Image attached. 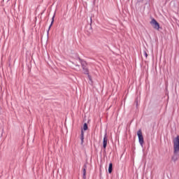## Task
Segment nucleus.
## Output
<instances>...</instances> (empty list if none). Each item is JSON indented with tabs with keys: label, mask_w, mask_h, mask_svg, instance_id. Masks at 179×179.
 Here are the masks:
<instances>
[{
	"label": "nucleus",
	"mask_w": 179,
	"mask_h": 179,
	"mask_svg": "<svg viewBox=\"0 0 179 179\" xmlns=\"http://www.w3.org/2000/svg\"><path fill=\"white\" fill-rule=\"evenodd\" d=\"M173 150L174 153H178L179 152V136H178L173 138Z\"/></svg>",
	"instance_id": "obj_1"
},
{
	"label": "nucleus",
	"mask_w": 179,
	"mask_h": 179,
	"mask_svg": "<svg viewBox=\"0 0 179 179\" xmlns=\"http://www.w3.org/2000/svg\"><path fill=\"white\" fill-rule=\"evenodd\" d=\"M150 23L152 26L153 29H155V30H159V29H160V24L159 22H157V21H156V20L152 19Z\"/></svg>",
	"instance_id": "obj_2"
},
{
	"label": "nucleus",
	"mask_w": 179,
	"mask_h": 179,
	"mask_svg": "<svg viewBox=\"0 0 179 179\" xmlns=\"http://www.w3.org/2000/svg\"><path fill=\"white\" fill-rule=\"evenodd\" d=\"M137 135L138 137V142L141 146H143L144 141H143V136L142 135V130H138L137 131Z\"/></svg>",
	"instance_id": "obj_3"
},
{
	"label": "nucleus",
	"mask_w": 179,
	"mask_h": 179,
	"mask_svg": "<svg viewBox=\"0 0 179 179\" xmlns=\"http://www.w3.org/2000/svg\"><path fill=\"white\" fill-rule=\"evenodd\" d=\"M85 139V133L83 132V129L81 131V144H83Z\"/></svg>",
	"instance_id": "obj_4"
},
{
	"label": "nucleus",
	"mask_w": 179,
	"mask_h": 179,
	"mask_svg": "<svg viewBox=\"0 0 179 179\" xmlns=\"http://www.w3.org/2000/svg\"><path fill=\"white\" fill-rule=\"evenodd\" d=\"M108 173L111 174L113 173V163L109 164Z\"/></svg>",
	"instance_id": "obj_5"
},
{
	"label": "nucleus",
	"mask_w": 179,
	"mask_h": 179,
	"mask_svg": "<svg viewBox=\"0 0 179 179\" xmlns=\"http://www.w3.org/2000/svg\"><path fill=\"white\" fill-rule=\"evenodd\" d=\"M107 147V137L105 136L103 138V148L106 149Z\"/></svg>",
	"instance_id": "obj_6"
},
{
	"label": "nucleus",
	"mask_w": 179,
	"mask_h": 179,
	"mask_svg": "<svg viewBox=\"0 0 179 179\" xmlns=\"http://www.w3.org/2000/svg\"><path fill=\"white\" fill-rule=\"evenodd\" d=\"M54 17H55V15H53L52 18V22L48 28V31H50V29H51V26H52L53 23H54Z\"/></svg>",
	"instance_id": "obj_7"
},
{
	"label": "nucleus",
	"mask_w": 179,
	"mask_h": 179,
	"mask_svg": "<svg viewBox=\"0 0 179 179\" xmlns=\"http://www.w3.org/2000/svg\"><path fill=\"white\" fill-rule=\"evenodd\" d=\"M83 178L86 179V168L83 169Z\"/></svg>",
	"instance_id": "obj_8"
},
{
	"label": "nucleus",
	"mask_w": 179,
	"mask_h": 179,
	"mask_svg": "<svg viewBox=\"0 0 179 179\" xmlns=\"http://www.w3.org/2000/svg\"><path fill=\"white\" fill-rule=\"evenodd\" d=\"M83 131H87V124L85 123L83 125Z\"/></svg>",
	"instance_id": "obj_9"
},
{
	"label": "nucleus",
	"mask_w": 179,
	"mask_h": 179,
	"mask_svg": "<svg viewBox=\"0 0 179 179\" xmlns=\"http://www.w3.org/2000/svg\"><path fill=\"white\" fill-rule=\"evenodd\" d=\"M143 55L145 58H148V52H146V51H143Z\"/></svg>",
	"instance_id": "obj_10"
},
{
	"label": "nucleus",
	"mask_w": 179,
	"mask_h": 179,
	"mask_svg": "<svg viewBox=\"0 0 179 179\" xmlns=\"http://www.w3.org/2000/svg\"><path fill=\"white\" fill-rule=\"evenodd\" d=\"M83 69H84V73H85V74L89 73V71L87 70V69L83 68Z\"/></svg>",
	"instance_id": "obj_11"
},
{
	"label": "nucleus",
	"mask_w": 179,
	"mask_h": 179,
	"mask_svg": "<svg viewBox=\"0 0 179 179\" xmlns=\"http://www.w3.org/2000/svg\"><path fill=\"white\" fill-rule=\"evenodd\" d=\"M172 162H177V158H172Z\"/></svg>",
	"instance_id": "obj_12"
},
{
	"label": "nucleus",
	"mask_w": 179,
	"mask_h": 179,
	"mask_svg": "<svg viewBox=\"0 0 179 179\" xmlns=\"http://www.w3.org/2000/svg\"><path fill=\"white\" fill-rule=\"evenodd\" d=\"M3 1H8V0H3Z\"/></svg>",
	"instance_id": "obj_13"
}]
</instances>
